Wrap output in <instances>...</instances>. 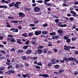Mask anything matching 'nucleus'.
Instances as JSON below:
<instances>
[{
    "label": "nucleus",
    "instance_id": "f257e3e1",
    "mask_svg": "<svg viewBox=\"0 0 78 78\" xmlns=\"http://www.w3.org/2000/svg\"><path fill=\"white\" fill-rule=\"evenodd\" d=\"M63 60H64L66 62H68L69 61H75V58L73 57H69L68 58H64Z\"/></svg>",
    "mask_w": 78,
    "mask_h": 78
},
{
    "label": "nucleus",
    "instance_id": "f03ea898",
    "mask_svg": "<svg viewBox=\"0 0 78 78\" xmlns=\"http://www.w3.org/2000/svg\"><path fill=\"white\" fill-rule=\"evenodd\" d=\"M58 27H66L67 25V24L62 25V22H58Z\"/></svg>",
    "mask_w": 78,
    "mask_h": 78
},
{
    "label": "nucleus",
    "instance_id": "7ed1b4c3",
    "mask_svg": "<svg viewBox=\"0 0 78 78\" xmlns=\"http://www.w3.org/2000/svg\"><path fill=\"white\" fill-rule=\"evenodd\" d=\"M25 53L27 55H30V54H31V53H32V50H31L30 49L28 48L25 51Z\"/></svg>",
    "mask_w": 78,
    "mask_h": 78
},
{
    "label": "nucleus",
    "instance_id": "20e7f679",
    "mask_svg": "<svg viewBox=\"0 0 78 78\" xmlns=\"http://www.w3.org/2000/svg\"><path fill=\"white\" fill-rule=\"evenodd\" d=\"M50 0H45L44 1V3L46 5H48L49 6H51V4L50 3H47L48 2H50Z\"/></svg>",
    "mask_w": 78,
    "mask_h": 78
},
{
    "label": "nucleus",
    "instance_id": "39448f33",
    "mask_svg": "<svg viewBox=\"0 0 78 78\" xmlns=\"http://www.w3.org/2000/svg\"><path fill=\"white\" fill-rule=\"evenodd\" d=\"M19 15V17H25V15L24 13L23 12H20L18 13Z\"/></svg>",
    "mask_w": 78,
    "mask_h": 78
},
{
    "label": "nucleus",
    "instance_id": "423d86ee",
    "mask_svg": "<svg viewBox=\"0 0 78 78\" xmlns=\"http://www.w3.org/2000/svg\"><path fill=\"white\" fill-rule=\"evenodd\" d=\"M64 50H67V51H68V50H70V46H67L66 45H65L64 46Z\"/></svg>",
    "mask_w": 78,
    "mask_h": 78
},
{
    "label": "nucleus",
    "instance_id": "0eeeda50",
    "mask_svg": "<svg viewBox=\"0 0 78 78\" xmlns=\"http://www.w3.org/2000/svg\"><path fill=\"white\" fill-rule=\"evenodd\" d=\"M20 4H21V2H17L14 5V6L19 9V4L20 5Z\"/></svg>",
    "mask_w": 78,
    "mask_h": 78
},
{
    "label": "nucleus",
    "instance_id": "6e6552de",
    "mask_svg": "<svg viewBox=\"0 0 78 78\" xmlns=\"http://www.w3.org/2000/svg\"><path fill=\"white\" fill-rule=\"evenodd\" d=\"M42 31L37 30L35 32V34L36 36H39L40 34H41Z\"/></svg>",
    "mask_w": 78,
    "mask_h": 78
},
{
    "label": "nucleus",
    "instance_id": "1a4fd4ad",
    "mask_svg": "<svg viewBox=\"0 0 78 78\" xmlns=\"http://www.w3.org/2000/svg\"><path fill=\"white\" fill-rule=\"evenodd\" d=\"M34 10L35 12H38L39 11L41 10V9L38 7H34Z\"/></svg>",
    "mask_w": 78,
    "mask_h": 78
},
{
    "label": "nucleus",
    "instance_id": "9d476101",
    "mask_svg": "<svg viewBox=\"0 0 78 78\" xmlns=\"http://www.w3.org/2000/svg\"><path fill=\"white\" fill-rule=\"evenodd\" d=\"M9 40L10 41H11V42H15L16 41L14 39V37L9 38Z\"/></svg>",
    "mask_w": 78,
    "mask_h": 78
},
{
    "label": "nucleus",
    "instance_id": "9b49d317",
    "mask_svg": "<svg viewBox=\"0 0 78 78\" xmlns=\"http://www.w3.org/2000/svg\"><path fill=\"white\" fill-rule=\"evenodd\" d=\"M59 38V36L58 35H56L55 36H53L52 37V39L53 40H55V39H58Z\"/></svg>",
    "mask_w": 78,
    "mask_h": 78
},
{
    "label": "nucleus",
    "instance_id": "f8f14e48",
    "mask_svg": "<svg viewBox=\"0 0 78 78\" xmlns=\"http://www.w3.org/2000/svg\"><path fill=\"white\" fill-rule=\"evenodd\" d=\"M42 52H43V50L42 49H39L37 50V53H38V54H42Z\"/></svg>",
    "mask_w": 78,
    "mask_h": 78
},
{
    "label": "nucleus",
    "instance_id": "ddd939ff",
    "mask_svg": "<svg viewBox=\"0 0 78 78\" xmlns=\"http://www.w3.org/2000/svg\"><path fill=\"white\" fill-rule=\"evenodd\" d=\"M7 62H6V64L8 66H9L11 65V63H10V62H11V61H10V60H9V59H7Z\"/></svg>",
    "mask_w": 78,
    "mask_h": 78
},
{
    "label": "nucleus",
    "instance_id": "4468645a",
    "mask_svg": "<svg viewBox=\"0 0 78 78\" xmlns=\"http://www.w3.org/2000/svg\"><path fill=\"white\" fill-rule=\"evenodd\" d=\"M70 13L71 14H74V15H72L74 17H75L76 16V12L74 11H71L70 12Z\"/></svg>",
    "mask_w": 78,
    "mask_h": 78
},
{
    "label": "nucleus",
    "instance_id": "2eb2a0df",
    "mask_svg": "<svg viewBox=\"0 0 78 78\" xmlns=\"http://www.w3.org/2000/svg\"><path fill=\"white\" fill-rule=\"evenodd\" d=\"M60 68V65H54V68H55V69H59V68Z\"/></svg>",
    "mask_w": 78,
    "mask_h": 78
},
{
    "label": "nucleus",
    "instance_id": "dca6fc26",
    "mask_svg": "<svg viewBox=\"0 0 78 78\" xmlns=\"http://www.w3.org/2000/svg\"><path fill=\"white\" fill-rule=\"evenodd\" d=\"M21 58L23 61H25V60H27L28 59L27 58V57L26 56H22Z\"/></svg>",
    "mask_w": 78,
    "mask_h": 78
},
{
    "label": "nucleus",
    "instance_id": "f3484780",
    "mask_svg": "<svg viewBox=\"0 0 78 78\" xmlns=\"http://www.w3.org/2000/svg\"><path fill=\"white\" fill-rule=\"evenodd\" d=\"M43 53L44 54H47L48 51V49H44L43 50Z\"/></svg>",
    "mask_w": 78,
    "mask_h": 78
},
{
    "label": "nucleus",
    "instance_id": "a211bd4d",
    "mask_svg": "<svg viewBox=\"0 0 78 78\" xmlns=\"http://www.w3.org/2000/svg\"><path fill=\"white\" fill-rule=\"evenodd\" d=\"M48 33V32L46 30L43 31L42 32V34H47Z\"/></svg>",
    "mask_w": 78,
    "mask_h": 78
},
{
    "label": "nucleus",
    "instance_id": "6ab92c4d",
    "mask_svg": "<svg viewBox=\"0 0 78 78\" xmlns=\"http://www.w3.org/2000/svg\"><path fill=\"white\" fill-rule=\"evenodd\" d=\"M56 34V33L55 32H53L50 33V35L51 36H55Z\"/></svg>",
    "mask_w": 78,
    "mask_h": 78
},
{
    "label": "nucleus",
    "instance_id": "aec40b11",
    "mask_svg": "<svg viewBox=\"0 0 78 78\" xmlns=\"http://www.w3.org/2000/svg\"><path fill=\"white\" fill-rule=\"evenodd\" d=\"M21 40L20 39H18L17 40V42L18 44H23V42H20Z\"/></svg>",
    "mask_w": 78,
    "mask_h": 78
},
{
    "label": "nucleus",
    "instance_id": "412c9836",
    "mask_svg": "<svg viewBox=\"0 0 78 78\" xmlns=\"http://www.w3.org/2000/svg\"><path fill=\"white\" fill-rule=\"evenodd\" d=\"M19 53H23V50L22 49H19L17 51Z\"/></svg>",
    "mask_w": 78,
    "mask_h": 78
},
{
    "label": "nucleus",
    "instance_id": "4be33fe9",
    "mask_svg": "<svg viewBox=\"0 0 78 78\" xmlns=\"http://www.w3.org/2000/svg\"><path fill=\"white\" fill-rule=\"evenodd\" d=\"M37 59V57H34L30 58V59L32 60H36V59Z\"/></svg>",
    "mask_w": 78,
    "mask_h": 78
},
{
    "label": "nucleus",
    "instance_id": "5701e85b",
    "mask_svg": "<svg viewBox=\"0 0 78 78\" xmlns=\"http://www.w3.org/2000/svg\"><path fill=\"white\" fill-rule=\"evenodd\" d=\"M29 47H30V46H23V48L24 50H27V48H28Z\"/></svg>",
    "mask_w": 78,
    "mask_h": 78
},
{
    "label": "nucleus",
    "instance_id": "b1692460",
    "mask_svg": "<svg viewBox=\"0 0 78 78\" xmlns=\"http://www.w3.org/2000/svg\"><path fill=\"white\" fill-rule=\"evenodd\" d=\"M1 3H5L8 4V3H9V1L6 2L5 0H2L1 1Z\"/></svg>",
    "mask_w": 78,
    "mask_h": 78
},
{
    "label": "nucleus",
    "instance_id": "393cba45",
    "mask_svg": "<svg viewBox=\"0 0 78 78\" xmlns=\"http://www.w3.org/2000/svg\"><path fill=\"white\" fill-rule=\"evenodd\" d=\"M43 77L45 78H48V77H49V75L47 74H43Z\"/></svg>",
    "mask_w": 78,
    "mask_h": 78
},
{
    "label": "nucleus",
    "instance_id": "a878e982",
    "mask_svg": "<svg viewBox=\"0 0 78 78\" xmlns=\"http://www.w3.org/2000/svg\"><path fill=\"white\" fill-rule=\"evenodd\" d=\"M24 64L25 65V66L27 67H29V66H30V64H29L28 62H26L24 63Z\"/></svg>",
    "mask_w": 78,
    "mask_h": 78
},
{
    "label": "nucleus",
    "instance_id": "bb28decb",
    "mask_svg": "<svg viewBox=\"0 0 78 78\" xmlns=\"http://www.w3.org/2000/svg\"><path fill=\"white\" fill-rule=\"evenodd\" d=\"M66 41L67 43H70L71 42V40L70 39L68 38L66 40Z\"/></svg>",
    "mask_w": 78,
    "mask_h": 78
},
{
    "label": "nucleus",
    "instance_id": "cd10ccee",
    "mask_svg": "<svg viewBox=\"0 0 78 78\" xmlns=\"http://www.w3.org/2000/svg\"><path fill=\"white\" fill-rule=\"evenodd\" d=\"M15 4V3L14 2H12V3H11V4H9V6L12 7Z\"/></svg>",
    "mask_w": 78,
    "mask_h": 78
},
{
    "label": "nucleus",
    "instance_id": "c85d7f7f",
    "mask_svg": "<svg viewBox=\"0 0 78 78\" xmlns=\"http://www.w3.org/2000/svg\"><path fill=\"white\" fill-rule=\"evenodd\" d=\"M32 44L33 45H34L36 43V40H34L32 41L31 42Z\"/></svg>",
    "mask_w": 78,
    "mask_h": 78
},
{
    "label": "nucleus",
    "instance_id": "c756f323",
    "mask_svg": "<svg viewBox=\"0 0 78 78\" xmlns=\"http://www.w3.org/2000/svg\"><path fill=\"white\" fill-rule=\"evenodd\" d=\"M1 53H2V54H3L4 55H5L6 54V52L4 50H1L0 51Z\"/></svg>",
    "mask_w": 78,
    "mask_h": 78
},
{
    "label": "nucleus",
    "instance_id": "7c9ffc66",
    "mask_svg": "<svg viewBox=\"0 0 78 78\" xmlns=\"http://www.w3.org/2000/svg\"><path fill=\"white\" fill-rule=\"evenodd\" d=\"M76 39V38L75 37H73L71 38L72 41H75Z\"/></svg>",
    "mask_w": 78,
    "mask_h": 78
},
{
    "label": "nucleus",
    "instance_id": "2f4dec72",
    "mask_svg": "<svg viewBox=\"0 0 78 78\" xmlns=\"http://www.w3.org/2000/svg\"><path fill=\"white\" fill-rule=\"evenodd\" d=\"M19 31V29H16L15 30H12V32L13 33H17Z\"/></svg>",
    "mask_w": 78,
    "mask_h": 78
},
{
    "label": "nucleus",
    "instance_id": "473e14b6",
    "mask_svg": "<svg viewBox=\"0 0 78 78\" xmlns=\"http://www.w3.org/2000/svg\"><path fill=\"white\" fill-rule=\"evenodd\" d=\"M11 22L12 23H18V22H21V21H11Z\"/></svg>",
    "mask_w": 78,
    "mask_h": 78
},
{
    "label": "nucleus",
    "instance_id": "72a5a7b5",
    "mask_svg": "<svg viewBox=\"0 0 78 78\" xmlns=\"http://www.w3.org/2000/svg\"><path fill=\"white\" fill-rule=\"evenodd\" d=\"M58 33H62V30L58 29L57 30Z\"/></svg>",
    "mask_w": 78,
    "mask_h": 78
},
{
    "label": "nucleus",
    "instance_id": "f704fd0d",
    "mask_svg": "<svg viewBox=\"0 0 78 78\" xmlns=\"http://www.w3.org/2000/svg\"><path fill=\"white\" fill-rule=\"evenodd\" d=\"M29 27H35V24H29Z\"/></svg>",
    "mask_w": 78,
    "mask_h": 78
},
{
    "label": "nucleus",
    "instance_id": "c9c22d12",
    "mask_svg": "<svg viewBox=\"0 0 78 78\" xmlns=\"http://www.w3.org/2000/svg\"><path fill=\"white\" fill-rule=\"evenodd\" d=\"M68 38H69V37L66 35L64 36L63 37V39H64L65 40H67V39H68Z\"/></svg>",
    "mask_w": 78,
    "mask_h": 78
},
{
    "label": "nucleus",
    "instance_id": "e433bc0d",
    "mask_svg": "<svg viewBox=\"0 0 78 78\" xmlns=\"http://www.w3.org/2000/svg\"><path fill=\"white\" fill-rule=\"evenodd\" d=\"M58 72H59L60 73H61L62 72H64V69H60V70L58 71Z\"/></svg>",
    "mask_w": 78,
    "mask_h": 78
},
{
    "label": "nucleus",
    "instance_id": "4c0bfd02",
    "mask_svg": "<svg viewBox=\"0 0 78 78\" xmlns=\"http://www.w3.org/2000/svg\"><path fill=\"white\" fill-rule=\"evenodd\" d=\"M22 36H25V37H28V36L27 35V34L25 33L24 34H22Z\"/></svg>",
    "mask_w": 78,
    "mask_h": 78
},
{
    "label": "nucleus",
    "instance_id": "58836bf2",
    "mask_svg": "<svg viewBox=\"0 0 78 78\" xmlns=\"http://www.w3.org/2000/svg\"><path fill=\"white\" fill-rule=\"evenodd\" d=\"M50 62H51L52 64H55L56 63V61L55 60L50 61Z\"/></svg>",
    "mask_w": 78,
    "mask_h": 78
},
{
    "label": "nucleus",
    "instance_id": "ea45409f",
    "mask_svg": "<svg viewBox=\"0 0 78 78\" xmlns=\"http://www.w3.org/2000/svg\"><path fill=\"white\" fill-rule=\"evenodd\" d=\"M5 69V67H2V68H0V71L2 70H4Z\"/></svg>",
    "mask_w": 78,
    "mask_h": 78
},
{
    "label": "nucleus",
    "instance_id": "a19ab883",
    "mask_svg": "<svg viewBox=\"0 0 78 78\" xmlns=\"http://www.w3.org/2000/svg\"><path fill=\"white\" fill-rule=\"evenodd\" d=\"M59 35H60L61 37H62L64 36V33L62 32L59 34Z\"/></svg>",
    "mask_w": 78,
    "mask_h": 78
},
{
    "label": "nucleus",
    "instance_id": "79ce46f5",
    "mask_svg": "<svg viewBox=\"0 0 78 78\" xmlns=\"http://www.w3.org/2000/svg\"><path fill=\"white\" fill-rule=\"evenodd\" d=\"M30 41L28 40L25 42V44L26 45H28V44H30Z\"/></svg>",
    "mask_w": 78,
    "mask_h": 78
},
{
    "label": "nucleus",
    "instance_id": "37998d69",
    "mask_svg": "<svg viewBox=\"0 0 78 78\" xmlns=\"http://www.w3.org/2000/svg\"><path fill=\"white\" fill-rule=\"evenodd\" d=\"M35 67L36 69H40L41 68V67L39 66H37V65L35 66Z\"/></svg>",
    "mask_w": 78,
    "mask_h": 78
},
{
    "label": "nucleus",
    "instance_id": "c03bdc74",
    "mask_svg": "<svg viewBox=\"0 0 78 78\" xmlns=\"http://www.w3.org/2000/svg\"><path fill=\"white\" fill-rule=\"evenodd\" d=\"M76 28V25L75 24H73V27L72 28V30H73L74 29H75Z\"/></svg>",
    "mask_w": 78,
    "mask_h": 78
},
{
    "label": "nucleus",
    "instance_id": "a18cd8bd",
    "mask_svg": "<svg viewBox=\"0 0 78 78\" xmlns=\"http://www.w3.org/2000/svg\"><path fill=\"white\" fill-rule=\"evenodd\" d=\"M33 34L31 33H29L28 34V36L30 37L32 36H33Z\"/></svg>",
    "mask_w": 78,
    "mask_h": 78
},
{
    "label": "nucleus",
    "instance_id": "49530a36",
    "mask_svg": "<svg viewBox=\"0 0 78 78\" xmlns=\"http://www.w3.org/2000/svg\"><path fill=\"white\" fill-rule=\"evenodd\" d=\"M25 10L26 11H30V8H28L27 7H26L24 8Z\"/></svg>",
    "mask_w": 78,
    "mask_h": 78
},
{
    "label": "nucleus",
    "instance_id": "de8ad7c7",
    "mask_svg": "<svg viewBox=\"0 0 78 78\" xmlns=\"http://www.w3.org/2000/svg\"><path fill=\"white\" fill-rule=\"evenodd\" d=\"M43 26L44 27H47V26H48V24L45 23L43 25Z\"/></svg>",
    "mask_w": 78,
    "mask_h": 78
},
{
    "label": "nucleus",
    "instance_id": "09e8293b",
    "mask_svg": "<svg viewBox=\"0 0 78 78\" xmlns=\"http://www.w3.org/2000/svg\"><path fill=\"white\" fill-rule=\"evenodd\" d=\"M69 20H70V21H73V20H74V18L73 17H70L69 18Z\"/></svg>",
    "mask_w": 78,
    "mask_h": 78
},
{
    "label": "nucleus",
    "instance_id": "8fccbe9b",
    "mask_svg": "<svg viewBox=\"0 0 78 78\" xmlns=\"http://www.w3.org/2000/svg\"><path fill=\"white\" fill-rule=\"evenodd\" d=\"M16 49L14 48H12L10 49V51H15Z\"/></svg>",
    "mask_w": 78,
    "mask_h": 78
},
{
    "label": "nucleus",
    "instance_id": "3c124183",
    "mask_svg": "<svg viewBox=\"0 0 78 78\" xmlns=\"http://www.w3.org/2000/svg\"><path fill=\"white\" fill-rule=\"evenodd\" d=\"M26 76H27L28 78H30V74L27 73L26 74Z\"/></svg>",
    "mask_w": 78,
    "mask_h": 78
},
{
    "label": "nucleus",
    "instance_id": "603ef678",
    "mask_svg": "<svg viewBox=\"0 0 78 78\" xmlns=\"http://www.w3.org/2000/svg\"><path fill=\"white\" fill-rule=\"evenodd\" d=\"M37 65H38V66H42V63H41V62H38L37 63Z\"/></svg>",
    "mask_w": 78,
    "mask_h": 78
},
{
    "label": "nucleus",
    "instance_id": "864d4df0",
    "mask_svg": "<svg viewBox=\"0 0 78 78\" xmlns=\"http://www.w3.org/2000/svg\"><path fill=\"white\" fill-rule=\"evenodd\" d=\"M44 47L43 46H41V45H39L38 47V48H39L40 49H42V48H43Z\"/></svg>",
    "mask_w": 78,
    "mask_h": 78
},
{
    "label": "nucleus",
    "instance_id": "5fc2aeb1",
    "mask_svg": "<svg viewBox=\"0 0 78 78\" xmlns=\"http://www.w3.org/2000/svg\"><path fill=\"white\" fill-rule=\"evenodd\" d=\"M63 6H67V5H66V3L63 2V4H62Z\"/></svg>",
    "mask_w": 78,
    "mask_h": 78
},
{
    "label": "nucleus",
    "instance_id": "6e6d98bb",
    "mask_svg": "<svg viewBox=\"0 0 78 78\" xmlns=\"http://www.w3.org/2000/svg\"><path fill=\"white\" fill-rule=\"evenodd\" d=\"M12 68H13V69H14V67H12V65L9 66L8 67V69H11Z\"/></svg>",
    "mask_w": 78,
    "mask_h": 78
},
{
    "label": "nucleus",
    "instance_id": "4d7b16f0",
    "mask_svg": "<svg viewBox=\"0 0 78 78\" xmlns=\"http://www.w3.org/2000/svg\"><path fill=\"white\" fill-rule=\"evenodd\" d=\"M74 5H78V1H75L74 3Z\"/></svg>",
    "mask_w": 78,
    "mask_h": 78
},
{
    "label": "nucleus",
    "instance_id": "13d9d810",
    "mask_svg": "<svg viewBox=\"0 0 78 78\" xmlns=\"http://www.w3.org/2000/svg\"><path fill=\"white\" fill-rule=\"evenodd\" d=\"M37 2H39L40 3H42L43 2V1L42 0L37 1Z\"/></svg>",
    "mask_w": 78,
    "mask_h": 78
},
{
    "label": "nucleus",
    "instance_id": "bf43d9fd",
    "mask_svg": "<svg viewBox=\"0 0 78 78\" xmlns=\"http://www.w3.org/2000/svg\"><path fill=\"white\" fill-rule=\"evenodd\" d=\"M15 67L16 69H19L20 66L19 65L16 64L15 66Z\"/></svg>",
    "mask_w": 78,
    "mask_h": 78
},
{
    "label": "nucleus",
    "instance_id": "052dcab7",
    "mask_svg": "<svg viewBox=\"0 0 78 78\" xmlns=\"http://www.w3.org/2000/svg\"><path fill=\"white\" fill-rule=\"evenodd\" d=\"M59 22V19H56L55 20V23H58Z\"/></svg>",
    "mask_w": 78,
    "mask_h": 78
},
{
    "label": "nucleus",
    "instance_id": "680f3d73",
    "mask_svg": "<svg viewBox=\"0 0 78 78\" xmlns=\"http://www.w3.org/2000/svg\"><path fill=\"white\" fill-rule=\"evenodd\" d=\"M6 27L8 28H11V25L9 24L7 25Z\"/></svg>",
    "mask_w": 78,
    "mask_h": 78
},
{
    "label": "nucleus",
    "instance_id": "e2e57ef3",
    "mask_svg": "<svg viewBox=\"0 0 78 78\" xmlns=\"http://www.w3.org/2000/svg\"><path fill=\"white\" fill-rule=\"evenodd\" d=\"M74 74L76 76V75H77L78 74V72L77 71H75L74 72Z\"/></svg>",
    "mask_w": 78,
    "mask_h": 78
},
{
    "label": "nucleus",
    "instance_id": "0e129e2a",
    "mask_svg": "<svg viewBox=\"0 0 78 78\" xmlns=\"http://www.w3.org/2000/svg\"><path fill=\"white\" fill-rule=\"evenodd\" d=\"M38 23L39 21H38V20H36L34 21V23H35V24H37Z\"/></svg>",
    "mask_w": 78,
    "mask_h": 78
},
{
    "label": "nucleus",
    "instance_id": "69168bd1",
    "mask_svg": "<svg viewBox=\"0 0 78 78\" xmlns=\"http://www.w3.org/2000/svg\"><path fill=\"white\" fill-rule=\"evenodd\" d=\"M22 76H23V78H27V75L25 74H23Z\"/></svg>",
    "mask_w": 78,
    "mask_h": 78
},
{
    "label": "nucleus",
    "instance_id": "338daca9",
    "mask_svg": "<svg viewBox=\"0 0 78 78\" xmlns=\"http://www.w3.org/2000/svg\"><path fill=\"white\" fill-rule=\"evenodd\" d=\"M74 53L75 54V55H78V51H75Z\"/></svg>",
    "mask_w": 78,
    "mask_h": 78
},
{
    "label": "nucleus",
    "instance_id": "774afa93",
    "mask_svg": "<svg viewBox=\"0 0 78 78\" xmlns=\"http://www.w3.org/2000/svg\"><path fill=\"white\" fill-rule=\"evenodd\" d=\"M11 70H9V75H10V74H11Z\"/></svg>",
    "mask_w": 78,
    "mask_h": 78
}]
</instances>
